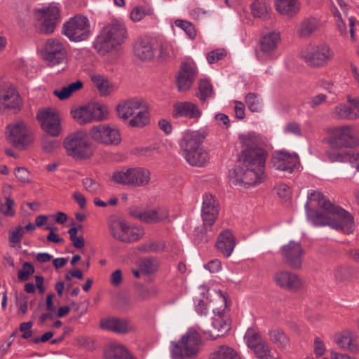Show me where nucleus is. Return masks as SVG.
<instances>
[{
    "label": "nucleus",
    "instance_id": "obj_1",
    "mask_svg": "<svg viewBox=\"0 0 359 359\" xmlns=\"http://www.w3.org/2000/svg\"><path fill=\"white\" fill-rule=\"evenodd\" d=\"M239 140L243 151L238 164L230 172V179L233 184L255 186L265 179L264 169L268 153L264 149V141L255 133L241 135Z\"/></svg>",
    "mask_w": 359,
    "mask_h": 359
},
{
    "label": "nucleus",
    "instance_id": "obj_2",
    "mask_svg": "<svg viewBox=\"0 0 359 359\" xmlns=\"http://www.w3.org/2000/svg\"><path fill=\"white\" fill-rule=\"evenodd\" d=\"M305 208L308 219L316 226L327 225L346 234L353 231V217L319 191L310 193Z\"/></svg>",
    "mask_w": 359,
    "mask_h": 359
},
{
    "label": "nucleus",
    "instance_id": "obj_3",
    "mask_svg": "<svg viewBox=\"0 0 359 359\" xmlns=\"http://www.w3.org/2000/svg\"><path fill=\"white\" fill-rule=\"evenodd\" d=\"M118 118L131 127L142 128L149 123V111L140 99L134 98L121 102L116 107Z\"/></svg>",
    "mask_w": 359,
    "mask_h": 359
},
{
    "label": "nucleus",
    "instance_id": "obj_4",
    "mask_svg": "<svg viewBox=\"0 0 359 359\" xmlns=\"http://www.w3.org/2000/svg\"><path fill=\"white\" fill-rule=\"evenodd\" d=\"M128 37L126 27L118 20H112L106 25L95 41V48L102 55L116 49Z\"/></svg>",
    "mask_w": 359,
    "mask_h": 359
},
{
    "label": "nucleus",
    "instance_id": "obj_5",
    "mask_svg": "<svg viewBox=\"0 0 359 359\" xmlns=\"http://www.w3.org/2000/svg\"><path fill=\"white\" fill-rule=\"evenodd\" d=\"M201 338L194 329H189L177 342L172 343L171 355L173 359L192 358L200 351Z\"/></svg>",
    "mask_w": 359,
    "mask_h": 359
},
{
    "label": "nucleus",
    "instance_id": "obj_6",
    "mask_svg": "<svg viewBox=\"0 0 359 359\" xmlns=\"http://www.w3.org/2000/svg\"><path fill=\"white\" fill-rule=\"evenodd\" d=\"M328 143L337 148H356L359 147V129L353 124L332 128L329 131Z\"/></svg>",
    "mask_w": 359,
    "mask_h": 359
},
{
    "label": "nucleus",
    "instance_id": "obj_7",
    "mask_svg": "<svg viewBox=\"0 0 359 359\" xmlns=\"http://www.w3.org/2000/svg\"><path fill=\"white\" fill-rule=\"evenodd\" d=\"M111 236L123 243H133L140 240L144 234L143 228L138 226H130L123 219L111 217L108 222Z\"/></svg>",
    "mask_w": 359,
    "mask_h": 359
},
{
    "label": "nucleus",
    "instance_id": "obj_8",
    "mask_svg": "<svg viewBox=\"0 0 359 359\" xmlns=\"http://www.w3.org/2000/svg\"><path fill=\"white\" fill-rule=\"evenodd\" d=\"M332 56L330 48L325 43H309L299 53L300 58L313 67L325 66Z\"/></svg>",
    "mask_w": 359,
    "mask_h": 359
},
{
    "label": "nucleus",
    "instance_id": "obj_9",
    "mask_svg": "<svg viewBox=\"0 0 359 359\" xmlns=\"http://www.w3.org/2000/svg\"><path fill=\"white\" fill-rule=\"evenodd\" d=\"M244 340L247 346L252 351L255 359H277L272 354V348L262 337L260 332L255 328L247 330Z\"/></svg>",
    "mask_w": 359,
    "mask_h": 359
},
{
    "label": "nucleus",
    "instance_id": "obj_10",
    "mask_svg": "<svg viewBox=\"0 0 359 359\" xmlns=\"http://www.w3.org/2000/svg\"><path fill=\"white\" fill-rule=\"evenodd\" d=\"M63 144L67 154L75 159L88 158L93 155L92 145L81 133L69 135Z\"/></svg>",
    "mask_w": 359,
    "mask_h": 359
},
{
    "label": "nucleus",
    "instance_id": "obj_11",
    "mask_svg": "<svg viewBox=\"0 0 359 359\" xmlns=\"http://www.w3.org/2000/svg\"><path fill=\"white\" fill-rule=\"evenodd\" d=\"M67 49L57 39H50L44 46L43 58L49 67H57V71L65 69L67 64Z\"/></svg>",
    "mask_w": 359,
    "mask_h": 359
},
{
    "label": "nucleus",
    "instance_id": "obj_12",
    "mask_svg": "<svg viewBox=\"0 0 359 359\" xmlns=\"http://www.w3.org/2000/svg\"><path fill=\"white\" fill-rule=\"evenodd\" d=\"M63 34L72 41L86 40L90 34L88 19L80 15L70 18L63 26Z\"/></svg>",
    "mask_w": 359,
    "mask_h": 359
},
{
    "label": "nucleus",
    "instance_id": "obj_13",
    "mask_svg": "<svg viewBox=\"0 0 359 359\" xmlns=\"http://www.w3.org/2000/svg\"><path fill=\"white\" fill-rule=\"evenodd\" d=\"M7 133L8 142L18 149H25L33 142L31 130L22 121L8 126Z\"/></svg>",
    "mask_w": 359,
    "mask_h": 359
},
{
    "label": "nucleus",
    "instance_id": "obj_14",
    "mask_svg": "<svg viewBox=\"0 0 359 359\" xmlns=\"http://www.w3.org/2000/svg\"><path fill=\"white\" fill-rule=\"evenodd\" d=\"M280 41V34L277 31H272L263 34L259 40V53L257 54L259 60H273L276 58V52Z\"/></svg>",
    "mask_w": 359,
    "mask_h": 359
},
{
    "label": "nucleus",
    "instance_id": "obj_15",
    "mask_svg": "<svg viewBox=\"0 0 359 359\" xmlns=\"http://www.w3.org/2000/svg\"><path fill=\"white\" fill-rule=\"evenodd\" d=\"M90 135L94 141L106 145H117L121 140L119 131L106 124L92 127Z\"/></svg>",
    "mask_w": 359,
    "mask_h": 359
},
{
    "label": "nucleus",
    "instance_id": "obj_16",
    "mask_svg": "<svg viewBox=\"0 0 359 359\" xmlns=\"http://www.w3.org/2000/svg\"><path fill=\"white\" fill-rule=\"evenodd\" d=\"M37 119L42 129L48 135L56 137L60 134V118L53 109L41 111L37 114Z\"/></svg>",
    "mask_w": 359,
    "mask_h": 359
},
{
    "label": "nucleus",
    "instance_id": "obj_17",
    "mask_svg": "<svg viewBox=\"0 0 359 359\" xmlns=\"http://www.w3.org/2000/svg\"><path fill=\"white\" fill-rule=\"evenodd\" d=\"M282 255L285 263L293 269L302 268L304 250L302 245L293 241L283 246Z\"/></svg>",
    "mask_w": 359,
    "mask_h": 359
},
{
    "label": "nucleus",
    "instance_id": "obj_18",
    "mask_svg": "<svg viewBox=\"0 0 359 359\" xmlns=\"http://www.w3.org/2000/svg\"><path fill=\"white\" fill-rule=\"evenodd\" d=\"M73 118L80 125H84L94 121L104 118V113L100 105L95 104L83 106L72 111Z\"/></svg>",
    "mask_w": 359,
    "mask_h": 359
},
{
    "label": "nucleus",
    "instance_id": "obj_19",
    "mask_svg": "<svg viewBox=\"0 0 359 359\" xmlns=\"http://www.w3.org/2000/svg\"><path fill=\"white\" fill-rule=\"evenodd\" d=\"M276 284L289 292H296L303 288L304 283L296 273L288 271H277L273 276Z\"/></svg>",
    "mask_w": 359,
    "mask_h": 359
},
{
    "label": "nucleus",
    "instance_id": "obj_20",
    "mask_svg": "<svg viewBox=\"0 0 359 359\" xmlns=\"http://www.w3.org/2000/svg\"><path fill=\"white\" fill-rule=\"evenodd\" d=\"M230 330L229 317L224 313H219L212 318L211 324L204 326L203 332L209 335L212 339L223 337Z\"/></svg>",
    "mask_w": 359,
    "mask_h": 359
},
{
    "label": "nucleus",
    "instance_id": "obj_21",
    "mask_svg": "<svg viewBox=\"0 0 359 359\" xmlns=\"http://www.w3.org/2000/svg\"><path fill=\"white\" fill-rule=\"evenodd\" d=\"M205 134L200 131H187L180 140L179 145L183 157L201 147Z\"/></svg>",
    "mask_w": 359,
    "mask_h": 359
},
{
    "label": "nucleus",
    "instance_id": "obj_22",
    "mask_svg": "<svg viewBox=\"0 0 359 359\" xmlns=\"http://www.w3.org/2000/svg\"><path fill=\"white\" fill-rule=\"evenodd\" d=\"M197 74L195 64L192 62H184L181 64V70L177 77V86L180 92L189 90Z\"/></svg>",
    "mask_w": 359,
    "mask_h": 359
},
{
    "label": "nucleus",
    "instance_id": "obj_23",
    "mask_svg": "<svg viewBox=\"0 0 359 359\" xmlns=\"http://www.w3.org/2000/svg\"><path fill=\"white\" fill-rule=\"evenodd\" d=\"M219 208V203L216 197L212 194H205L201 208L203 222L214 224L218 217Z\"/></svg>",
    "mask_w": 359,
    "mask_h": 359
},
{
    "label": "nucleus",
    "instance_id": "obj_24",
    "mask_svg": "<svg viewBox=\"0 0 359 359\" xmlns=\"http://www.w3.org/2000/svg\"><path fill=\"white\" fill-rule=\"evenodd\" d=\"M271 164L276 170L292 172L299 164V157L295 154L280 151L273 156Z\"/></svg>",
    "mask_w": 359,
    "mask_h": 359
},
{
    "label": "nucleus",
    "instance_id": "obj_25",
    "mask_svg": "<svg viewBox=\"0 0 359 359\" xmlns=\"http://www.w3.org/2000/svg\"><path fill=\"white\" fill-rule=\"evenodd\" d=\"M235 246L236 239L230 230H224L218 235L215 248L224 257H230Z\"/></svg>",
    "mask_w": 359,
    "mask_h": 359
},
{
    "label": "nucleus",
    "instance_id": "obj_26",
    "mask_svg": "<svg viewBox=\"0 0 359 359\" xmlns=\"http://www.w3.org/2000/svg\"><path fill=\"white\" fill-rule=\"evenodd\" d=\"M202 114L198 106L191 102H177L173 106L172 115L175 118L186 117L198 119Z\"/></svg>",
    "mask_w": 359,
    "mask_h": 359
},
{
    "label": "nucleus",
    "instance_id": "obj_27",
    "mask_svg": "<svg viewBox=\"0 0 359 359\" xmlns=\"http://www.w3.org/2000/svg\"><path fill=\"white\" fill-rule=\"evenodd\" d=\"M133 215L139 218L144 222L154 224L167 219L169 216V213L166 208L158 207L154 209L147 210L142 212L133 213Z\"/></svg>",
    "mask_w": 359,
    "mask_h": 359
},
{
    "label": "nucleus",
    "instance_id": "obj_28",
    "mask_svg": "<svg viewBox=\"0 0 359 359\" xmlns=\"http://www.w3.org/2000/svg\"><path fill=\"white\" fill-rule=\"evenodd\" d=\"M348 101L353 104L348 107L346 104H339L334 109L336 116L341 119L355 120L359 118V100L348 97Z\"/></svg>",
    "mask_w": 359,
    "mask_h": 359
},
{
    "label": "nucleus",
    "instance_id": "obj_29",
    "mask_svg": "<svg viewBox=\"0 0 359 359\" xmlns=\"http://www.w3.org/2000/svg\"><path fill=\"white\" fill-rule=\"evenodd\" d=\"M43 22L41 31L46 34L54 32L57 21L59 19L60 11L55 6H51L42 11Z\"/></svg>",
    "mask_w": 359,
    "mask_h": 359
},
{
    "label": "nucleus",
    "instance_id": "obj_30",
    "mask_svg": "<svg viewBox=\"0 0 359 359\" xmlns=\"http://www.w3.org/2000/svg\"><path fill=\"white\" fill-rule=\"evenodd\" d=\"M100 326L102 329L122 334L128 333L134 330L133 326L127 320L116 318L101 320Z\"/></svg>",
    "mask_w": 359,
    "mask_h": 359
},
{
    "label": "nucleus",
    "instance_id": "obj_31",
    "mask_svg": "<svg viewBox=\"0 0 359 359\" xmlns=\"http://www.w3.org/2000/svg\"><path fill=\"white\" fill-rule=\"evenodd\" d=\"M335 343L342 349L355 351L358 349L353 333L348 330L337 333L334 337Z\"/></svg>",
    "mask_w": 359,
    "mask_h": 359
},
{
    "label": "nucleus",
    "instance_id": "obj_32",
    "mask_svg": "<svg viewBox=\"0 0 359 359\" xmlns=\"http://www.w3.org/2000/svg\"><path fill=\"white\" fill-rule=\"evenodd\" d=\"M269 341L278 349L285 350L290 344L289 337L280 328H271L268 332Z\"/></svg>",
    "mask_w": 359,
    "mask_h": 359
},
{
    "label": "nucleus",
    "instance_id": "obj_33",
    "mask_svg": "<svg viewBox=\"0 0 359 359\" xmlns=\"http://www.w3.org/2000/svg\"><path fill=\"white\" fill-rule=\"evenodd\" d=\"M104 354L108 359H135L126 346L118 343L111 344Z\"/></svg>",
    "mask_w": 359,
    "mask_h": 359
},
{
    "label": "nucleus",
    "instance_id": "obj_34",
    "mask_svg": "<svg viewBox=\"0 0 359 359\" xmlns=\"http://www.w3.org/2000/svg\"><path fill=\"white\" fill-rule=\"evenodd\" d=\"M133 52L135 56L141 60H150L154 56L153 46L147 40L137 41L134 45Z\"/></svg>",
    "mask_w": 359,
    "mask_h": 359
},
{
    "label": "nucleus",
    "instance_id": "obj_35",
    "mask_svg": "<svg viewBox=\"0 0 359 359\" xmlns=\"http://www.w3.org/2000/svg\"><path fill=\"white\" fill-rule=\"evenodd\" d=\"M276 7L282 15L292 17L299 13L300 3L298 0H276Z\"/></svg>",
    "mask_w": 359,
    "mask_h": 359
},
{
    "label": "nucleus",
    "instance_id": "obj_36",
    "mask_svg": "<svg viewBox=\"0 0 359 359\" xmlns=\"http://www.w3.org/2000/svg\"><path fill=\"white\" fill-rule=\"evenodd\" d=\"M191 166L203 167L209 161L208 153L201 147L184 157Z\"/></svg>",
    "mask_w": 359,
    "mask_h": 359
},
{
    "label": "nucleus",
    "instance_id": "obj_37",
    "mask_svg": "<svg viewBox=\"0 0 359 359\" xmlns=\"http://www.w3.org/2000/svg\"><path fill=\"white\" fill-rule=\"evenodd\" d=\"M133 186L143 187L147 185L151 178L150 171L144 168L135 167L131 168Z\"/></svg>",
    "mask_w": 359,
    "mask_h": 359
},
{
    "label": "nucleus",
    "instance_id": "obj_38",
    "mask_svg": "<svg viewBox=\"0 0 359 359\" xmlns=\"http://www.w3.org/2000/svg\"><path fill=\"white\" fill-rule=\"evenodd\" d=\"M0 87L2 88L0 91V110L4 107V102L11 100V102L16 103L18 99V94L15 89L9 83L0 81Z\"/></svg>",
    "mask_w": 359,
    "mask_h": 359
},
{
    "label": "nucleus",
    "instance_id": "obj_39",
    "mask_svg": "<svg viewBox=\"0 0 359 359\" xmlns=\"http://www.w3.org/2000/svg\"><path fill=\"white\" fill-rule=\"evenodd\" d=\"M319 26V22L314 18H309L301 22L298 26L297 32L301 37H309Z\"/></svg>",
    "mask_w": 359,
    "mask_h": 359
},
{
    "label": "nucleus",
    "instance_id": "obj_40",
    "mask_svg": "<svg viewBox=\"0 0 359 359\" xmlns=\"http://www.w3.org/2000/svg\"><path fill=\"white\" fill-rule=\"evenodd\" d=\"M212 226L213 224L203 222L202 226L196 230L195 241L198 243H208L214 235Z\"/></svg>",
    "mask_w": 359,
    "mask_h": 359
},
{
    "label": "nucleus",
    "instance_id": "obj_41",
    "mask_svg": "<svg viewBox=\"0 0 359 359\" xmlns=\"http://www.w3.org/2000/svg\"><path fill=\"white\" fill-rule=\"evenodd\" d=\"M83 88L82 81L78 80L76 82L63 87L60 90H55L53 95L57 97L60 100L69 98L74 93L81 90Z\"/></svg>",
    "mask_w": 359,
    "mask_h": 359
},
{
    "label": "nucleus",
    "instance_id": "obj_42",
    "mask_svg": "<svg viewBox=\"0 0 359 359\" xmlns=\"http://www.w3.org/2000/svg\"><path fill=\"white\" fill-rule=\"evenodd\" d=\"M213 95V87L210 81L208 79H201L198 81V92L196 93V96L199 100L205 102L208 98L212 97Z\"/></svg>",
    "mask_w": 359,
    "mask_h": 359
},
{
    "label": "nucleus",
    "instance_id": "obj_43",
    "mask_svg": "<svg viewBox=\"0 0 359 359\" xmlns=\"http://www.w3.org/2000/svg\"><path fill=\"white\" fill-rule=\"evenodd\" d=\"M253 17L266 19L269 13L267 0H255L251 5Z\"/></svg>",
    "mask_w": 359,
    "mask_h": 359
},
{
    "label": "nucleus",
    "instance_id": "obj_44",
    "mask_svg": "<svg viewBox=\"0 0 359 359\" xmlns=\"http://www.w3.org/2000/svg\"><path fill=\"white\" fill-rule=\"evenodd\" d=\"M111 180L117 184L133 186L131 168L114 172Z\"/></svg>",
    "mask_w": 359,
    "mask_h": 359
},
{
    "label": "nucleus",
    "instance_id": "obj_45",
    "mask_svg": "<svg viewBox=\"0 0 359 359\" xmlns=\"http://www.w3.org/2000/svg\"><path fill=\"white\" fill-rule=\"evenodd\" d=\"M177 55V50L173 45L169 42H163L161 43L158 50V57L161 61H168L175 58Z\"/></svg>",
    "mask_w": 359,
    "mask_h": 359
},
{
    "label": "nucleus",
    "instance_id": "obj_46",
    "mask_svg": "<svg viewBox=\"0 0 359 359\" xmlns=\"http://www.w3.org/2000/svg\"><path fill=\"white\" fill-rule=\"evenodd\" d=\"M210 359H240V357L231 348L222 346L211 354Z\"/></svg>",
    "mask_w": 359,
    "mask_h": 359
},
{
    "label": "nucleus",
    "instance_id": "obj_47",
    "mask_svg": "<svg viewBox=\"0 0 359 359\" xmlns=\"http://www.w3.org/2000/svg\"><path fill=\"white\" fill-rule=\"evenodd\" d=\"M90 79L102 95L109 94L110 87L107 79L100 74H93Z\"/></svg>",
    "mask_w": 359,
    "mask_h": 359
},
{
    "label": "nucleus",
    "instance_id": "obj_48",
    "mask_svg": "<svg viewBox=\"0 0 359 359\" xmlns=\"http://www.w3.org/2000/svg\"><path fill=\"white\" fill-rule=\"evenodd\" d=\"M154 12L148 5L138 6L133 8L130 13V18L133 22L140 21L146 15H151Z\"/></svg>",
    "mask_w": 359,
    "mask_h": 359
},
{
    "label": "nucleus",
    "instance_id": "obj_49",
    "mask_svg": "<svg viewBox=\"0 0 359 359\" xmlns=\"http://www.w3.org/2000/svg\"><path fill=\"white\" fill-rule=\"evenodd\" d=\"M339 148H332L326 151L328 159L332 162H346V157L348 155V151L339 150Z\"/></svg>",
    "mask_w": 359,
    "mask_h": 359
},
{
    "label": "nucleus",
    "instance_id": "obj_50",
    "mask_svg": "<svg viewBox=\"0 0 359 359\" xmlns=\"http://www.w3.org/2000/svg\"><path fill=\"white\" fill-rule=\"evenodd\" d=\"M158 262L154 258H145L140 261V271L146 274L153 273L158 268Z\"/></svg>",
    "mask_w": 359,
    "mask_h": 359
},
{
    "label": "nucleus",
    "instance_id": "obj_51",
    "mask_svg": "<svg viewBox=\"0 0 359 359\" xmlns=\"http://www.w3.org/2000/svg\"><path fill=\"white\" fill-rule=\"evenodd\" d=\"M25 234L24 229L18 226L15 229L10 231L8 241L11 246L15 247V245L20 244Z\"/></svg>",
    "mask_w": 359,
    "mask_h": 359
},
{
    "label": "nucleus",
    "instance_id": "obj_52",
    "mask_svg": "<svg viewBox=\"0 0 359 359\" xmlns=\"http://www.w3.org/2000/svg\"><path fill=\"white\" fill-rule=\"evenodd\" d=\"M82 183L84 189L93 194H98L102 191L100 184L91 178L83 179Z\"/></svg>",
    "mask_w": 359,
    "mask_h": 359
},
{
    "label": "nucleus",
    "instance_id": "obj_53",
    "mask_svg": "<svg viewBox=\"0 0 359 359\" xmlns=\"http://www.w3.org/2000/svg\"><path fill=\"white\" fill-rule=\"evenodd\" d=\"M226 50L224 48H217L207 54V60L209 64H214L224 59L226 56Z\"/></svg>",
    "mask_w": 359,
    "mask_h": 359
},
{
    "label": "nucleus",
    "instance_id": "obj_54",
    "mask_svg": "<svg viewBox=\"0 0 359 359\" xmlns=\"http://www.w3.org/2000/svg\"><path fill=\"white\" fill-rule=\"evenodd\" d=\"M34 272V266L29 262H25L22 269L18 271V278L20 281H26Z\"/></svg>",
    "mask_w": 359,
    "mask_h": 359
},
{
    "label": "nucleus",
    "instance_id": "obj_55",
    "mask_svg": "<svg viewBox=\"0 0 359 359\" xmlns=\"http://www.w3.org/2000/svg\"><path fill=\"white\" fill-rule=\"evenodd\" d=\"M60 145V143L58 140L51 139L47 136H44L41 141L42 149L46 153L54 151Z\"/></svg>",
    "mask_w": 359,
    "mask_h": 359
},
{
    "label": "nucleus",
    "instance_id": "obj_56",
    "mask_svg": "<svg viewBox=\"0 0 359 359\" xmlns=\"http://www.w3.org/2000/svg\"><path fill=\"white\" fill-rule=\"evenodd\" d=\"M158 293V290L156 287L152 286L150 287H141L138 290V298L141 300H147L151 298L155 297Z\"/></svg>",
    "mask_w": 359,
    "mask_h": 359
},
{
    "label": "nucleus",
    "instance_id": "obj_57",
    "mask_svg": "<svg viewBox=\"0 0 359 359\" xmlns=\"http://www.w3.org/2000/svg\"><path fill=\"white\" fill-rule=\"evenodd\" d=\"M78 233L77 227H72L68 230L69 238L72 242L73 245L78 249L82 248L85 245V241L83 236H76Z\"/></svg>",
    "mask_w": 359,
    "mask_h": 359
},
{
    "label": "nucleus",
    "instance_id": "obj_58",
    "mask_svg": "<svg viewBox=\"0 0 359 359\" xmlns=\"http://www.w3.org/2000/svg\"><path fill=\"white\" fill-rule=\"evenodd\" d=\"M175 24L177 27L182 29L190 39H194L196 37V31L191 23L182 20H177Z\"/></svg>",
    "mask_w": 359,
    "mask_h": 359
},
{
    "label": "nucleus",
    "instance_id": "obj_59",
    "mask_svg": "<svg viewBox=\"0 0 359 359\" xmlns=\"http://www.w3.org/2000/svg\"><path fill=\"white\" fill-rule=\"evenodd\" d=\"M165 248V244L163 243H155L151 242L149 243L142 244L140 247L141 251L145 252H156L161 250H163Z\"/></svg>",
    "mask_w": 359,
    "mask_h": 359
},
{
    "label": "nucleus",
    "instance_id": "obj_60",
    "mask_svg": "<svg viewBox=\"0 0 359 359\" xmlns=\"http://www.w3.org/2000/svg\"><path fill=\"white\" fill-rule=\"evenodd\" d=\"M245 102L250 111L255 112L259 110V102L257 95L252 93H249L245 96Z\"/></svg>",
    "mask_w": 359,
    "mask_h": 359
},
{
    "label": "nucleus",
    "instance_id": "obj_61",
    "mask_svg": "<svg viewBox=\"0 0 359 359\" xmlns=\"http://www.w3.org/2000/svg\"><path fill=\"white\" fill-rule=\"evenodd\" d=\"M276 189L280 198L287 201L291 197L292 191L289 186L285 184H280L276 186Z\"/></svg>",
    "mask_w": 359,
    "mask_h": 359
},
{
    "label": "nucleus",
    "instance_id": "obj_62",
    "mask_svg": "<svg viewBox=\"0 0 359 359\" xmlns=\"http://www.w3.org/2000/svg\"><path fill=\"white\" fill-rule=\"evenodd\" d=\"M14 205L13 200H6L4 203L0 204V212L5 216H13L15 215V211L13 209Z\"/></svg>",
    "mask_w": 359,
    "mask_h": 359
},
{
    "label": "nucleus",
    "instance_id": "obj_63",
    "mask_svg": "<svg viewBox=\"0 0 359 359\" xmlns=\"http://www.w3.org/2000/svg\"><path fill=\"white\" fill-rule=\"evenodd\" d=\"M334 276L338 282H344L349 278V271L346 267L339 266L334 270Z\"/></svg>",
    "mask_w": 359,
    "mask_h": 359
},
{
    "label": "nucleus",
    "instance_id": "obj_64",
    "mask_svg": "<svg viewBox=\"0 0 359 359\" xmlns=\"http://www.w3.org/2000/svg\"><path fill=\"white\" fill-rule=\"evenodd\" d=\"M346 162L350 163L359 172V152L348 151Z\"/></svg>",
    "mask_w": 359,
    "mask_h": 359
}]
</instances>
